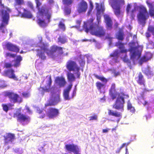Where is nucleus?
<instances>
[{
  "instance_id": "7ed1b4c3",
  "label": "nucleus",
  "mask_w": 154,
  "mask_h": 154,
  "mask_svg": "<svg viewBox=\"0 0 154 154\" xmlns=\"http://www.w3.org/2000/svg\"><path fill=\"white\" fill-rule=\"evenodd\" d=\"M35 0L36 7L38 11L37 13L38 17H43V16H46L48 22H49L51 16V13L50 11L51 8L45 5H43L40 7L42 3L39 0Z\"/></svg>"
},
{
  "instance_id": "f8f14e48",
  "label": "nucleus",
  "mask_w": 154,
  "mask_h": 154,
  "mask_svg": "<svg viewBox=\"0 0 154 154\" xmlns=\"http://www.w3.org/2000/svg\"><path fill=\"white\" fill-rule=\"evenodd\" d=\"M129 51L131 54L130 58L133 60L137 56L139 58L140 56L141 53L138 50V47H131L129 49Z\"/></svg>"
},
{
  "instance_id": "9d476101",
  "label": "nucleus",
  "mask_w": 154,
  "mask_h": 154,
  "mask_svg": "<svg viewBox=\"0 0 154 154\" xmlns=\"http://www.w3.org/2000/svg\"><path fill=\"white\" fill-rule=\"evenodd\" d=\"M66 67L69 71H72L79 70L80 68L75 61L71 60H69L67 62Z\"/></svg>"
},
{
  "instance_id": "5fc2aeb1",
  "label": "nucleus",
  "mask_w": 154,
  "mask_h": 154,
  "mask_svg": "<svg viewBox=\"0 0 154 154\" xmlns=\"http://www.w3.org/2000/svg\"><path fill=\"white\" fill-rule=\"evenodd\" d=\"M79 63L81 66H84L85 64V61L84 59H82L79 62Z\"/></svg>"
},
{
  "instance_id": "cd10ccee",
  "label": "nucleus",
  "mask_w": 154,
  "mask_h": 154,
  "mask_svg": "<svg viewBox=\"0 0 154 154\" xmlns=\"http://www.w3.org/2000/svg\"><path fill=\"white\" fill-rule=\"evenodd\" d=\"M22 60V57L20 56H17L16 59L14 60L15 63L13 65V66L15 67H19L20 65V62Z\"/></svg>"
},
{
  "instance_id": "0e129e2a",
  "label": "nucleus",
  "mask_w": 154,
  "mask_h": 154,
  "mask_svg": "<svg viewBox=\"0 0 154 154\" xmlns=\"http://www.w3.org/2000/svg\"><path fill=\"white\" fill-rule=\"evenodd\" d=\"M93 7L94 6L93 4L91 3L90 5V9L88 13L91 12V11L93 8Z\"/></svg>"
},
{
  "instance_id": "0eeeda50",
  "label": "nucleus",
  "mask_w": 154,
  "mask_h": 154,
  "mask_svg": "<svg viewBox=\"0 0 154 154\" xmlns=\"http://www.w3.org/2000/svg\"><path fill=\"white\" fill-rule=\"evenodd\" d=\"M14 117H16L18 121L24 125L27 124L30 120V118L29 116L21 113V109H20L15 110L14 113Z\"/></svg>"
},
{
  "instance_id": "f704fd0d",
  "label": "nucleus",
  "mask_w": 154,
  "mask_h": 154,
  "mask_svg": "<svg viewBox=\"0 0 154 154\" xmlns=\"http://www.w3.org/2000/svg\"><path fill=\"white\" fill-rule=\"evenodd\" d=\"M108 113L109 115L115 116L116 117H119L121 116V114L120 113L114 112L113 111H112L110 110H109Z\"/></svg>"
},
{
  "instance_id": "bb28decb",
  "label": "nucleus",
  "mask_w": 154,
  "mask_h": 154,
  "mask_svg": "<svg viewBox=\"0 0 154 154\" xmlns=\"http://www.w3.org/2000/svg\"><path fill=\"white\" fill-rule=\"evenodd\" d=\"M37 56L39 57L42 60H46V57L45 55L44 52L40 51L39 50H37Z\"/></svg>"
},
{
  "instance_id": "603ef678",
  "label": "nucleus",
  "mask_w": 154,
  "mask_h": 154,
  "mask_svg": "<svg viewBox=\"0 0 154 154\" xmlns=\"http://www.w3.org/2000/svg\"><path fill=\"white\" fill-rule=\"evenodd\" d=\"M69 91L66 90L65 89L63 92V96H69Z\"/></svg>"
},
{
  "instance_id": "72a5a7b5",
  "label": "nucleus",
  "mask_w": 154,
  "mask_h": 154,
  "mask_svg": "<svg viewBox=\"0 0 154 154\" xmlns=\"http://www.w3.org/2000/svg\"><path fill=\"white\" fill-rule=\"evenodd\" d=\"M94 75L97 79L100 80L103 82H105V83H106L108 82L107 79H106L103 76H100L95 74H94Z\"/></svg>"
},
{
  "instance_id": "69168bd1",
  "label": "nucleus",
  "mask_w": 154,
  "mask_h": 154,
  "mask_svg": "<svg viewBox=\"0 0 154 154\" xmlns=\"http://www.w3.org/2000/svg\"><path fill=\"white\" fill-rule=\"evenodd\" d=\"M96 6L95 8L96 9V10H99L100 9V8H99V5L98 3H95Z\"/></svg>"
},
{
  "instance_id": "a211bd4d",
  "label": "nucleus",
  "mask_w": 154,
  "mask_h": 154,
  "mask_svg": "<svg viewBox=\"0 0 154 154\" xmlns=\"http://www.w3.org/2000/svg\"><path fill=\"white\" fill-rule=\"evenodd\" d=\"M135 79L137 83L139 85L143 86L144 87H145V81L143 76L141 72L139 73L137 76L135 78Z\"/></svg>"
},
{
  "instance_id": "79ce46f5",
  "label": "nucleus",
  "mask_w": 154,
  "mask_h": 154,
  "mask_svg": "<svg viewBox=\"0 0 154 154\" xmlns=\"http://www.w3.org/2000/svg\"><path fill=\"white\" fill-rule=\"evenodd\" d=\"M122 58L123 61L124 62L129 64H131V62L128 58V56L126 54H125V56Z\"/></svg>"
},
{
  "instance_id": "f03ea898",
  "label": "nucleus",
  "mask_w": 154,
  "mask_h": 154,
  "mask_svg": "<svg viewBox=\"0 0 154 154\" xmlns=\"http://www.w3.org/2000/svg\"><path fill=\"white\" fill-rule=\"evenodd\" d=\"M94 18H91L84 22L83 29L88 33L90 32L92 35L101 37L106 35V30L102 26H100L96 23H93Z\"/></svg>"
},
{
  "instance_id": "20e7f679",
  "label": "nucleus",
  "mask_w": 154,
  "mask_h": 154,
  "mask_svg": "<svg viewBox=\"0 0 154 154\" xmlns=\"http://www.w3.org/2000/svg\"><path fill=\"white\" fill-rule=\"evenodd\" d=\"M41 49L45 52L49 57L52 58H55V55L54 53L58 51L57 56H60L63 54V48L62 47L54 45H52L51 47L50 50L48 48V46L47 45L43 44L41 47Z\"/></svg>"
},
{
  "instance_id": "c756f323",
  "label": "nucleus",
  "mask_w": 154,
  "mask_h": 154,
  "mask_svg": "<svg viewBox=\"0 0 154 154\" xmlns=\"http://www.w3.org/2000/svg\"><path fill=\"white\" fill-rule=\"evenodd\" d=\"M9 100L13 103H20L22 102V98L20 97H8Z\"/></svg>"
},
{
  "instance_id": "2eb2a0df",
  "label": "nucleus",
  "mask_w": 154,
  "mask_h": 154,
  "mask_svg": "<svg viewBox=\"0 0 154 154\" xmlns=\"http://www.w3.org/2000/svg\"><path fill=\"white\" fill-rule=\"evenodd\" d=\"M60 101V97H50L49 100L45 104V106H49L55 105Z\"/></svg>"
},
{
  "instance_id": "f257e3e1",
  "label": "nucleus",
  "mask_w": 154,
  "mask_h": 154,
  "mask_svg": "<svg viewBox=\"0 0 154 154\" xmlns=\"http://www.w3.org/2000/svg\"><path fill=\"white\" fill-rule=\"evenodd\" d=\"M132 5L131 4H128L126 8L127 15L130 16L132 19H134L136 15L137 9H139V11L137 14V20L139 23L144 24L146 20L149 17V14L146 7L142 5L138 6L137 5L134 6L133 9H131Z\"/></svg>"
},
{
  "instance_id": "f3484780",
  "label": "nucleus",
  "mask_w": 154,
  "mask_h": 154,
  "mask_svg": "<svg viewBox=\"0 0 154 154\" xmlns=\"http://www.w3.org/2000/svg\"><path fill=\"white\" fill-rule=\"evenodd\" d=\"M46 82L47 86L45 87V88H42V89L45 92H52V89L54 90V88L51 87L52 84V80L51 75L49 77L48 80L46 81Z\"/></svg>"
},
{
  "instance_id": "4c0bfd02",
  "label": "nucleus",
  "mask_w": 154,
  "mask_h": 154,
  "mask_svg": "<svg viewBox=\"0 0 154 154\" xmlns=\"http://www.w3.org/2000/svg\"><path fill=\"white\" fill-rule=\"evenodd\" d=\"M16 56V54H13L11 53L8 52L6 53L5 55V57L7 58H14Z\"/></svg>"
},
{
  "instance_id": "e433bc0d",
  "label": "nucleus",
  "mask_w": 154,
  "mask_h": 154,
  "mask_svg": "<svg viewBox=\"0 0 154 154\" xmlns=\"http://www.w3.org/2000/svg\"><path fill=\"white\" fill-rule=\"evenodd\" d=\"M104 10V8L103 7L101 6L100 9L97 10V17H101V14L103 13Z\"/></svg>"
},
{
  "instance_id": "7c9ffc66",
  "label": "nucleus",
  "mask_w": 154,
  "mask_h": 154,
  "mask_svg": "<svg viewBox=\"0 0 154 154\" xmlns=\"http://www.w3.org/2000/svg\"><path fill=\"white\" fill-rule=\"evenodd\" d=\"M67 77L68 80L70 82L74 81L75 80V77L73 74L70 72H68L67 74Z\"/></svg>"
},
{
  "instance_id": "2f4dec72",
  "label": "nucleus",
  "mask_w": 154,
  "mask_h": 154,
  "mask_svg": "<svg viewBox=\"0 0 154 154\" xmlns=\"http://www.w3.org/2000/svg\"><path fill=\"white\" fill-rule=\"evenodd\" d=\"M58 42L64 44L67 42V39L65 36H60L58 38Z\"/></svg>"
},
{
  "instance_id": "ddd939ff",
  "label": "nucleus",
  "mask_w": 154,
  "mask_h": 154,
  "mask_svg": "<svg viewBox=\"0 0 154 154\" xmlns=\"http://www.w3.org/2000/svg\"><path fill=\"white\" fill-rule=\"evenodd\" d=\"M87 8V3L84 1H82L79 3L77 10L79 13H85L86 12Z\"/></svg>"
},
{
  "instance_id": "c03bdc74",
  "label": "nucleus",
  "mask_w": 154,
  "mask_h": 154,
  "mask_svg": "<svg viewBox=\"0 0 154 154\" xmlns=\"http://www.w3.org/2000/svg\"><path fill=\"white\" fill-rule=\"evenodd\" d=\"M146 3L149 7V9L154 8V5L152 3H150L148 0L146 1Z\"/></svg>"
},
{
  "instance_id": "9b49d317",
  "label": "nucleus",
  "mask_w": 154,
  "mask_h": 154,
  "mask_svg": "<svg viewBox=\"0 0 154 154\" xmlns=\"http://www.w3.org/2000/svg\"><path fill=\"white\" fill-rule=\"evenodd\" d=\"M66 149L69 152L74 154H80V149L78 146L74 144H68L65 145Z\"/></svg>"
},
{
  "instance_id": "338daca9",
  "label": "nucleus",
  "mask_w": 154,
  "mask_h": 154,
  "mask_svg": "<svg viewBox=\"0 0 154 154\" xmlns=\"http://www.w3.org/2000/svg\"><path fill=\"white\" fill-rule=\"evenodd\" d=\"M73 97H63L64 100H69L71 98H72Z\"/></svg>"
},
{
  "instance_id": "de8ad7c7",
  "label": "nucleus",
  "mask_w": 154,
  "mask_h": 154,
  "mask_svg": "<svg viewBox=\"0 0 154 154\" xmlns=\"http://www.w3.org/2000/svg\"><path fill=\"white\" fill-rule=\"evenodd\" d=\"M149 60V58L147 57L146 56H144L140 59L141 61L142 62H145Z\"/></svg>"
},
{
  "instance_id": "58836bf2",
  "label": "nucleus",
  "mask_w": 154,
  "mask_h": 154,
  "mask_svg": "<svg viewBox=\"0 0 154 154\" xmlns=\"http://www.w3.org/2000/svg\"><path fill=\"white\" fill-rule=\"evenodd\" d=\"M13 106V105L11 104H8L7 105L6 104H2V106L3 107V110L6 112H7L9 109V107L10 106Z\"/></svg>"
},
{
  "instance_id": "6ab92c4d",
  "label": "nucleus",
  "mask_w": 154,
  "mask_h": 154,
  "mask_svg": "<svg viewBox=\"0 0 154 154\" xmlns=\"http://www.w3.org/2000/svg\"><path fill=\"white\" fill-rule=\"evenodd\" d=\"M103 17L107 29H111L112 26V22L111 18L108 15H104Z\"/></svg>"
},
{
  "instance_id": "e2e57ef3",
  "label": "nucleus",
  "mask_w": 154,
  "mask_h": 154,
  "mask_svg": "<svg viewBox=\"0 0 154 154\" xmlns=\"http://www.w3.org/2000/svg\"><path fill=\"white\" fill-rule=\"evenodd\" d=\"M128 51V50L126 49H125L124 48L121 49L120 51L121 53H126Z\"/></svg>"
},
{
  "instance_id": "ea45409f",
  "label": "nucleus",
  "mask_w": 154,
  "mask_h": 154,
  "mask_svg": "<svg viewBox=\"0 0 154 154\" xmlns=\"http://www.w3.org/2000/svg\"><path fill=\"white\" fill-rule=\"evenodd\" d=\"M58 26L60 29L63 31H64L66 30V27L65 24L61 21H60L58 24Z\"/></svg>"
},
{
  "instance_id": "13d9d810",
  "label": "nucleus",
  "mask_w": 154,
  "mask_h": 154,
  "mask_svg": "<svg viewBox=\"0 0 154 154\" xmlns=\"http://www.w3.org/2000/svg\"><path fill=\"white\" fill-rule=\"evenodd\" d=\"M82 22L81 20H77L76 21V23L77 25V26H79V28L80 27V25Z\"/></svg>"
},
{
  "instance_id": "423d86ee",
  "label": "nucleus",
  "mask_w": 154,
  "mask_h": 154,
  "mask_svg": "<svg viewBox=\"0 0 154 154\" xmlns=\"http://www.w3.org/2000/svg\"><path fill=\"white\" fill-rule=\"evenodd\" d=\"M109 5L114 10L115 14L117 17L121 14V5L125 4L124 0H108Z\"/></svg>"
},
{
  "instance_id": "393cba45",
  "label": "nucleus",
  "mask_w": 154,
  "mask_h": 154,
  "mask_svg": "<svg viewBox=\"0 0 154 154\" xmlns=\"http://www.w3.org/2000/svg\"><path fill=\"white\" fill-rule=\"evenodd\" d=\"M124 34L123 31L120 29L116 35V38L119 40L122 41L124 39Z\"/></svg>"
},
{
  "instance_id": "864d4df0",
  "label": "nucleus",
  "mask_w": 154,
  "mask_h": 154,
  "mask_svg": "<svg viewBox=\"0 0 154 154\" xmlns=\"http://www.w3.org/2000/svg\"><path fill=\"white\" fill-rule=\"evenodd\" d=\"M148 29L152 33V34L154 35V27L150 26L149 27Z\"/></svg>"
},
{
  "instance_id": "4468645a",
  "label": "nucleus",
  "mask_w": 154,
  "mask_h": 154,
  "mask_svg": "<svg viewBox=\"0 0 154 154\" xmlns=\"http://www.w3.org/2000/svg\"><path fill=\"white\" fill-rule=\"evenodd\" d=\"M5 46L7 49L9 51L16 53H18L19 51L20 48L17 45L11 43L7 42L5 44Z\"/></svg>"
},
{
  "instance_id": "4be33fe9",
  "label": "nucleus",
  "mask_w": 154,
  "mask_h": 154,
  "mask_svg": "<svg viewBox=\"0 0 154 154\" xmlns=\"http://www.w3.org/2000/svg\"><path fill=\"white\" fill-rule=\"evenodd\" d=\"M109 94L111 96H121L116 91L115 89V84H112L109 90Z\"/></svg>"
},
{
  "instance_id": "3c124183",
  "label": "nucleus",
  "mask_w": 154,
  "mask_h": 154,
  "mask_svg": "<svg viewBox=\"0 0 154 154\" xmlns=\"http://www.w3.org/2000/svg\"><path fill=\"white\" fill-rule=\"evenodd\" d=\"M126 145V143H123L122 145L119 148H118L117 149V150L116 151V153H119L120 152V151L121 149L123 147H124L125 145Z\"/></svg>"
},
{
  "instance_id": "052dcab7",
  "label": "nucleus",
  "mask_w": 154,
  "mask_h": 154,
  "mask_svg": "<svg viewBox=\"0 0 154 154\" xmlns=\"http://www.w3.org/2000/svg\"><path fill=\"white\" fill-rule=\"evenodd\" d=\"M26 109L27 110V112L29 113V114H30L32 113V111L29 109V107L27 106H26Z\"/></svg>"
},
{
  "instance_id": "c85d7f7f",
  "label": "nucleus",
  "mask_w": 154,
  "mask_h": 154,
  "mask_svg": "<svg viewBox=\"0 0 154 154\" xmlns=\"http://www.w3.org/2000/svg\"><path fill=\"white\" fill-rule=\"evenodd\" d=\"M23 11L24 12L22 14L23 17L29 18L32 17V15L30 11H27L25 9H24Z\"/></svg>"
},
{
  "instance_id": "a19ab883",
  "label": "nucleus",
  "mask_w": 154,
  "mask_h": 154,
  "mask_svg": "<svg viewBox=\"0 0 154 154\" xmlns=\"http://www.w3.org/2000/svg\"><path fill=\"white\" fill-rule=\"evenodd\" d=\"M119 53L118 51L117 50H115L113 52L110 54L109 56L110 57H115L117 58L118 57Z\"/></svg>"
},
{
  "instance_id": "09e8293b",
  "label": "nucleus",
  "mask_w": 154,
  "mask_h": 154,
  "mask_svg": "<svg viewBox=\"0 0 154 154\" xmlns=\"http://www.w3.org/2000/svg\"><path fill=\"white\" fill-rule=\"evenodd\" d=\"M149 13L151 16L152 17L154 16V8L149 9Z\"/></svg>"
},
{
  "instance_id": "39448f33",
  "label": "nucleus",
  "mask_w": 154,
  "mask_h": 154,
  "mask_svg": "<svg viewBox=\"0 0 154 154\" xmlns=\"http://www.w3.org/2000/svg\"><path fill=\"white\" fill-rule=\"evenodd\" d=\"M36 112L39 114V117L41 118H44L46 115L50 119L56 117L59 114V111L58 109L52 108H49L47 111H46L39 107H37Z\"/></svg>"
},
{
  "instance_id": "a18cd8bd",
  "label": "nucleus",
  "mask_w": 154,
  "mask_h": 154,
  "mask_svg": "<svg viewBox=\"0 0 154 154\" xmlns=\"http://www.w3.org/2000/svg\"><path fill=\"white\" fill-rule=\"evenodd\" d=\"M13 65L11 63L9 62H6L4 64V67L6 68H11Z\"/></svg>"
},
{
  "instance_id": "6e6552de",
  "label": "nucleus",
  "mask_w": 154,
  "mask_h": 154,
  "mask_svg": "<svg viewBox=\"0 0 154 154\" xmlns=\"http://www.w3.org/2000/svg\"><path fill=\"white\" fill-rule=\"evenodd\" d=\"M7 11L2 10L1 11V13L2 15V21L0 26V30H1L3 33L5 32L4 28L8 24V21L9 18V14L7 12L11 11L8 8H6Z\"/></svg>"
},
{
  "instance_id": "412c9836",
  "label": "nucleus",
  "mask_w": 154,
  "mask_h": 154,
  "mask_svg": "<svg viewBox=\"0 0 154 154\" xmlns=\"http://www.w3.org/2000/svg\"><path fill=\"white\" fill-rule=\"evenodd\" d=\"M55 82L60 87H63L66 83L65 79L62 76L57 77L55 80Z\"/></svg>"
},
{
  "instance_id": "dca6fc26",
  "label": "nucleus",
  "mask_w": 154,
  "mask_h": 154,
  "mask_svg": "<svg viewBox=\"0 0 154 154\" xmlns=\"http://www.w3.org/2000/svg\"><path fill=\"white\" fill-rule=\"evenodd\" d=\"M15 135L14 134L11 133L7 134L6 136H4L5 144L12 143L15 139Z\"/></svg>"
},
{
  "instance_id": "8fccbe9b",
  "label": "nucleus",
  "mask_w": 154,
  "mask_h": 154,
  "mask_svg": "<svg viewBox=\"0 0 154 154\" xmlns=\"http://www.w3.org/2000/svg\"><path fill=\"white\" fill-rule=\"evenodd\" d=\"M64 12L66 15L69 14L71 13V9L68 8H66L65 9Z\"/></svg>"
},
{
  "instance_id": "49530a36",
  "label": "nucleus",
  "mask_w": 154,
  "mask_h": 154,
  "mask_svg": "<svg viewBox=\"0 0 154 154\" xmlns=\"http://www.w3.org/2000/svg\"><path fill=\"white\" fill-rule=\"evenodd\" d=\"M98 116L97 115H94V116H90L88 118L89 121L91 120H97V119Z\"/></svg>"
},
{
  "instance_id": "5701e85b",
  "label": "nucleus",
  "mask_w": 154,
  "mask_h": 154,
  "mask_svg": "<svg viewBox=\"0 0 154 154\" xmlns=\"http://www.w3.org/2000/svg\"><path fill=\"white\" fill-rule=\"evenodd\" d=\"M14 7L18 13H20L19 10L21 8V5L24 4L23 0H14Z\"/></svg>"
},
{
  "instance_id": "c9c22d12",
  "label": "nucleus",
  "mask_w": 154,
  "mask_h": 154,
  "mask_svg": "<svg viewBox=\"0 0 154 154\" xmlns=\"http://www.w3.org/2000/svg\"><path fill=\"white\" fill-rule=\"evenodd\" d=\"M63 4L66 6L71 5L73 3V0H62Z\"/></svg>"
},
{
  "instance_id": "b1692460",
  "label": "nucleus",
  "mask_w": 154,
  "mask_h": 154,
  "mask_svg": "<svg viewBox=\"0 0 154 154\" xmlns=\"http://www.w3.org/2000/svg\"><path fill=\"white\" fill-rule=\"evenodd\" d=\"M96 85L97 89L101 93H105V89L106 87L105 84L98 82L96 83Z\"/></svg>"
},
{
  "instance_id": "bf43d9fd",
  "label": "nucleus",
  "mask_w": 154,
  "mask_h": 154,
  "mask_svg": "<svg viewBox=\"0 0 154 154\" xmlns=\"http://www.w3.org/2000/svg\"><path fill=\"white\" fill-rule=\"evenodd\" d=\"M127 107L128 109H129L131 107H132V106L131 103H130V101L128 100L127 103Z\"/></svg>"
},
{
  "instance_id": "a878e982",
  "label": "nucleus",
  "mask_w": 154,
  "mask_h": 154,
  "mask_svg": "<svg viewBox=\"0 0 154 154\" xmlns=\"http://www.w3.org/2000/svg\"><path fill=\"white\" fill-rule=\"evenodd\" d=\"M37 22L38 25L41 27H45L47 26V23L45 22L44 20H41V18L43 19V17H38V15L37 16Z\"/></svg>"
},
{
  "instance_id": "1a4fd4ad",
  "label": "nucleus",
  "mask_w": 154,
  "mask_h": 154,
  "mask_svg": "<svg viewBox=\"0 0 154 154\" xmlns=\"http://www.w3.org/2000/svg\"><path fill=\"white\" fill-rule=\"evenodd\" d=\"M124 97H117L115 104L114 105L113 107L122 112L124 110Z\"/></svg>"
},
{
  "instance_id": "680f3d73",
  "label": "nucleus",
  "mask_w": 154,
  "mask_h": 154,
  "mask_svg": "<svg viewBox=\"0 0 154 154\" xmlns=\"http://www.w3.org/2000/svg\"><path fill=\"white\" fill-rule=\"evenodd\" d=\"M100 18L101 17H97V23L96 24H98V25H99L100 23Z\"/></svg>"
},
{
  "instance_id": "473e14b6",
  "label": "nucleus",
  "mask_w": 154,
  "mask_h": 154,
  "mask_svg": "<svg viewBox=\"0 0 154 154\" xmlns=\"http://www.w3.org/2000/svg\"><path fill=\"white\" fill-rule=\"evenodd\" d=\"M4 93L5 96H19L17 94L12 91H5Z\"/></svg>"
},
{
  "instance_id": "4d7b16f0",
  "label": "nucleus",
  "mask_w": 154,
  "mask_h": 154,
  "mask_svg": "<svg viewBox=\"0 0 154 154\" xmlns=\"http://www.w3.org/2000/svg\"><path fill=\"white\" fill-rule=\"evenodd\" d=\"M80 70V67L79 68V70H75V71L77 72L76 73L77 74V78L78 79H79L80 77V72H79Z\"/></svg>"
},
{
  "instance_id": "37998d69",
  "label": "nucleus",
  "mask_w": 154,
  "mask_h": 154,
  "mask_svg": "<svg viewBox=\"0 0 154 154\" xmlns=\"http://www.w3.org/2000/svg\"><path fill=\"white\" fill-rule=\"evenodd\" d=\"M116 45L119 46V48L122 49L124 48V44L120 42H118L116 43Z\"/></svg>"
},
{
  "instance_id": "774afa93",
  "label": "nucleus",
  "mask_w": 154,
  "mask_h": 154,
  "mask_svg": "<svg viewBox=\"0 0 154 154\" xmlns=\"http://www.w3.org/2000/svg\"><path fill=\"white\" fill-rule=\"evenodd\" d=\"M29 7L32 9H33V6L31 2L29 3Z\"/></svg>"
},
{
  "instance_id": "6e6d98bb",
  "label": "nucleus",
  "mask_w": 154,
  "mask_h": 154,
  "mask_svg": "<svg viewBox=\"0 0 154 154\" xmlns=\"http://www.w3.org/2000/svg\"><path fill=\"white\" fill-rule=\"evenodd\" d=\"M23 96H28L30 95V93L29 92H24L22 93Z\"/></svg>"
},
{
  "instance_id": "aec40b11",
  "label": "nucleus",
  "mask_w": 154,
  "mask_h": 154,
  "mask_svg": "<svg viewBox=\"0 0 154 154\" xmlns=\"http://www.w3.org/2000/svg\"><path fill=\"white\" fill-rule=\"evenodd\" d=\"M5 74L10 79H13L15 80L18 81V79L17 77L15 76L14 74V71L11 69L5 71L4 72Z\"/></svg>"
}]
</instances>
